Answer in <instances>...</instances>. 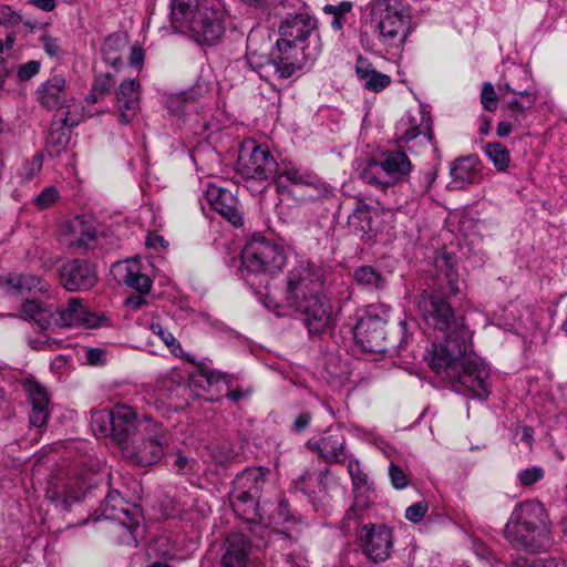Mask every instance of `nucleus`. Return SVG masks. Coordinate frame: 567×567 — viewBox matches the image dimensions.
I'll return each mask as SVG.
<instances>
[{
  "label": "nucleus",
  "instance_id": "56",
  "mask_svg": "<svg viewBox=\"0 0 567 567\" xmlns=\"http://www.w3.org/2000/svg\"><path fill=\"white\" fill-rule=\"evenodd\" d=\"M56 124H58L56 121H54V123L51 127V131H50L49 140H50V142H53L55 144L64 145L69 141V134L64 131L65 127H63V126L55 128L54 126Z\"/></svg>",
  "mask_w": 567,
  "mask_h": 567
},
{
  "label": "nucleus",
  "instance_id": "59",
  "mask_svg": "<svg viewBox=\"0 0 567 567\" xmlns=\"http://www.w3.org/2000/svg\"><path fill=\"white\" fill-rule=\"evenodd\" d=\"M194 463L195 461L193 458H188L184 455L178 454L174 462V466L178 474H184L187 471L192 470Z\"/></svg>",
  "mask_w": 567,
  "mask_h": 567
},
{
  "label": "nucleus",
  "instance_id": "29",
  "mask_svg": "<svg viewBox=\"0 0 567 567\" xmlns=\"http://www.w3.org/2000/svg\"><path fill=\"white\" fill-rule=\"evenodd\" d=\"M65 79L61 75H54L41 85L38 90L40 103L49 109H64L65 103Z\"/></svg>",
  "mask_w": 567,
  "mask_h": 567
},
{
  "label": "nucleus",
  "instance_id": "39",
  "mask_svg": "<svg viewBox=\"0 0 567 567\" xmlns=\"http://www.w3.org/2000/svg\"><path fill=\"white\" fill-rule=\"evenodd\" d=\"M486 155L498 171H505L509 164V153L498 142H489L484 147Z\"/></svg>",
  "mask_w": 567,
  "mask_h": 567
},
{
  "label": "nucleus",
  "instance_id": "2",
  "mask_svg": "<svg viewBox=\"0 0 567 567\" xmlns=\"http://www.w3.org/2000/svg\"><path fill=\"white\" fill-rule=\"evenodd\" d=\"M316 29L317 20L308 12L288 13L279 24V39L269 55L249 51L240 62L268 82L289 79L303 68L307 60L312 59L306 52L305 42ZM251 44L252 37L249 35L248 50H251Z\"/></svg>",
  "mask_w": 567,
  "mask_h": 567
},
{
  "label": "nucleus",
  "instance_id": "27",
  "mask_svg": "<svg viewBox=\"0 0 567 567\" xmlns=\"http://www.w3.org/2000/svg\"><path fill=\"white\" fill-rule=\"evenodd\" d=\"M32 410L30 412V422L32 425L41 427L45 425L49 417V395L45 389L38 382H29L25 385Z\"/></svg>",
  "mask_w": 567,
  "mask_h": 567
},
{
  "label": "nucleus",
  "instance_id": "22",
  "mask_svg": "<svg viewBox=\"0 0 567 567\" xmlns=\"http://www.w3.org/2000/svg\"><path fill=\"white\" fill-rule=\"evenodd\" d=\"M420 135H423L427 143H432L433 132L429 115L423 111H417L416 114L405 113L395 126L396 141L409 143Z\"/></svg>",
  "mask_w": 567,
  "mask_h": 567
},
{
  "label": "nucleus",
  "instance_id": "11",
  "mask_svg": "<svg viewBox=\"0 0 567 567\" xmlns=\"http://www.w3.org/2000/svg\"><path fill=\"white\" fill-rule=\"evenodd\" d=\"M235 484L240 492H235L233 499L234 511L248 522H264L259 512L261 492L267 484L266 473L261 467L247 468L237 475Z\"/></svg>",
  "mask_w": 567,
  "mask_h": 567
},
{
  "label": "nucleus",
  "instance_id": "57",
  "mask_svg": "<svg viewBox=\"0 0 567 567\" xmlns=\"http://www.w3.org/2000/svg\"><path fill=\"white\" fill-rule=\"evenodd\" d=\"M85 358L92 365H102L105 363V352L99 348L87 349Z\"/></svg>",
  "mask_w": 567,
  "mask_h": 567
},
{
  "label": "nucleus",
  "instance_id": "32",
  "mask_svg": "<svg viewBox=\"0 0 567 567\" xmlns=\"http://www.w3.org/2000/svg\"><path fill=\"white\" fill-rule=\"evenodd\" d=\"M477 159L474 156L463 157L454 162L451 167L452 184L454 188H464L476 179Z\"/></svg>",
  "mask_w": 567,
  "mask_h": 567
},
{
  "label": "nucleus",
  "instance_id": "4",
  "mask_svg": "<svg viewBox=\"0 0 567 567\" xmlns=\"http://www.w3.org/2000/svg\"><path fill=\"white\" fill-rule=\"evenodd\" d=\"M171 21L176 30L200 45H215L226 32L227 11L220 0H171Z\"/></svg>",
  "mask_w": 567,
  "mask_h": 567
},
{
  "label": "nucleus",
  "instance_id": "34",
  "mask_svg": "<svg viewBox=\"0 0 567 567\" xmlns=\"http://www.w3.org/2000/svg\"><path fill=\"white\" fill-rule=\"evenodd\" d=\"M516 97L506 102V109L511 112V117L514 123L520 124L525 118L527 110L532 109L536 102V95L529 87H524L517 94Z\"/></svg>",
  "mask_w": 567,
  "mask_h": 567
},
{
  "label": "nucleus",
  "instance_id": "21",
  "mask_svg": "<svg viewBox=\"0 0 567 567\" xmlns=\"http://www.w3.org/2000/svg\"><path fill=\"white\" fill-rule=\"evenodd\" d=\"M209 87L206 83H196V85L177 93L166 96L165 105L168 113L177 118H182L188 112L198 110V104L205 101Z\"/></svg>",
  "mask_w": 567,
  "mask_h": 567
},
{
  "label": "nucleus",
  "instance_id": "30",
  "mask_svg": "<svg viewBox=\"0 0 567 567\" xmlns=\"http://www.w3.org/2000/svg\"><path fill=\"white\" fill-rule=\"evenodd\" d=\"M0 286L10 296H24L31 291L44 289L41 280L34 275H9L0 277Z\"/></svg>",
  "mask_w": 567,
  "mask_h": 567
},
{
  "label": "nucleus",
  "instance_id": "31",
  "mask_svg": "<svg viewBox=\"0 0 567 567\" xmlns=\"http://www.w3.org/2000/svg\"><path fill=\"white\" fill-rule=\"evenodd\" d=\"M349 228L360 238H371L372 208L363 200H355L354 208L348 217Z\"/></svg>",
  "mask_w": 567,
  "mask_h": 567
},
{
  "label": "nucleus",
  "instance_id": "44",
  "mask_svg": "<svg viewBox=\"0 0 567 567\" xmlns=\"http://www.w3.org/2000/svg\"><path fill=\"white\" fill-rule=\"evenodd\" d=\"M544 476L545 470L542 466L537 465L520 470L517 473V477L522 486H530L542 481Z\"/></svg>",
  "mask_w": 567,
  "mask_h": 567
},
{
  "label": "nucleus",
  "instance_id": "8",
  "mask_svg": "<svg viewBox=\"0 0 567 567\" xmlns=\"http://www.w3.org/2000/svg\"><path fill=\"white\" fill-rule=\"evenodd\" d=\"M371 29L378 41L392 54L402 51L411 32V18L399 0H372Z\"/></svg>",
  "mask_w": 567,
  "mask_h": 567
},
{
  "label": "nucleus",
  "instance_id": "54",
  "mask_svg": "<svg viewBox=\"0 0 567 567\" xmlns=\"http://www.w3.org/2000/svg\"><path fill=\"white\" fill-rule=\"evenodd\" d=\"M40 71V63L38 61H29L22 64L18 70V78L21 81H28Z\"/></svg>",
  "mask_w": 567,
  "mask_h": 567
},
{
  "label": "nucleus",
  "instance_id": "3",
  "mask_svg": "<svg viewBox=\"0 0 567 567\" xmlns=\"http://www.w3.org/2000/svg\"><path fill=\"white\" fill-rule=\"evenodd\" d=\"M323 269L300 264L288 276L287 303L300 316L310 334L327 331L333 321L332 305L322 293Z\"/></svg>",
  "mask_w": 567,
  "mask_h": 567
},
{
  "label": "nucleus",
  "instance_id": "55",
  "mask_svg": "<svg viewBox=\"0 0 567 567\" xmlns=\"http://www.w3.org/2000/svg\"><path fill=\"white\" fill-rule=\"evenodd\" d=\"M312 415L309 412H300L292 422L291 431L295 433L305 431L310 425Z\"/></svg>",
  "mask_w": 567,
  "mask_h": 567
},
{
  "label": "nucleus",
  "instance_id": "19",
  "mask_svg": "<svg viewBox=\"0 0 567 567\" xmlns=\"http://www.w3.org/2000/svg\"><path fill=\"white\" fill-rule=\"evenodd\" d=\"M274 178H276L278 187H287L288 184L299 187H303L305 185H315L317 193L307 194V198L310 200L326 198L331 194L330 187L326 183L321 182L317 176L307 171H301L290 164H279L278 173H276Z\"/></svg>",
  "mask_w": 567,
  "mask_h": 567
},
{
  "label": "nucleus",
  "instance_id": "37",
  "mask_svg": "<svg viewBox=\"0 0 567 567\" xmlns=\"http://www.w3.org/2000/svg\"><path fill=\"white\" fill-rule=\"evenodd\" d=\"M150 330L153 336L158 338L175 357H182L183 349L179 341L163 326L158 320H152Z\"/></svg>",
  "mask_w": 567,
  "mask_h": 567
},
{
  "label": "nucleus",
  "instance_id": "46",
  "mask_svg": "<svg viewBox=\"0 0 567 567\" xmlns=\"http://www.w3.org/2000/svg\"><path fill=\"white\" fill-rule=\"evenodd\" d=\"M389 477L395 489H403L409 484V478L405 472L394 462H391L389 465Z\"/></svg>",
  "mask_w": 567,
  "mask_h": 567
},
{
  "label": "nucleus",
  "instance_id": "60",
  "mask_svg": "<svg viewBox=\"0 0 567 567\" xmlns=\"http://www.w3.org/2000/svg\"><path fill=\"white\" fill-rule=\"evenodd\" d=\"M519 91H522L520 87L513 86V84L505 80L497 84V92L502 99H507L508 94H517Z\"/></svg>",
  "mask_w": 567,
  "mask_h": 567
},
{
  "label": "nucleus",
  "instance_id": "10",
  "mask_svg": "<svg viewBox=\"0 0 567 567\" xmlns=\"http://www.w3.org/2000/svg\"><path fill=\"white\" fill-rule=\"evenodd\" d=\"M363 507L351 506L343 518V525L348 532L353 527L358 529L357 539L362 554L372 563H384L391 557L393 548V534L390 527L384 524H362Z\"/></svg>",
  "mask_w": 567,
  "mask_h": 567
},
{
  "label": "nucleus",
  "instance_id": "47",
  "mask_svg": "<svg viewBox=\"0 0 567 567\" xmlns=\"http://www.w3.org/2000/svg\"><path fill=\"white\" fill-rule=\"evenodd\" d=\"M435 178H436L435 172H433L431 169L422 172L415 179L414 192L417 195L426 194L431 189L432 184L434 183Z\"/></svg>",
  "mask_w": 567,
  "mask_h": 567
},
{
  "label": "nucleus",
  "instance_id": "52",
  "mask_svg": "<svg viewBox=\"0 0 567 567\" xmlns=\"http://www.w3.org/2000/svg\"><path fill=\"white\" fill-rule=\"evenodd\" d=\"M40 42L42 43V47L48 55L51 58L56 56L61 52V45L60 41L56 38H53L48 34H43L40 38Z\"/></svg>",
  "mask_w": 567,
  "mask_h": 567
},
{
  "label": "nucleus",
  "instance_id": "33",
  "mask_svg": "<svg viewBox=\"0 0 567 567\" xmlns=\"http://www.w3.org/2000/svg\"><path fill=\"white\" fill-rule=\"evenodd\" d=\"M121 517H118V527L125 529L127 537L123 538V543L126 545L137 546L136 530L140 528V522L142 518V508L137 505L127 507L121 511Z\"/></svg>",
  "mask_w": 567,
  "mask_h": 567
},
{
  "label": "nucleus",
  "instance_id": "24",
  "mask_svg": "<svg viewBox=\"0 0 567 567\" xmlns=\"http://www.w3.org/2000/svg\"><path fill=\"white\" fill-rule=\"evenodd\" d=\"M141 91L137 80H124L116 91V102L122 123H130L141 109Z\"/></svg>",
  "mask_w": 567,
  "mask_h": 567
},
{
  "label": "nucleus",
  "instance_id": "15",
  "mask_svg": "<svg viewBox=\"0 0 567 567\" xmlns=\"http://www.w3.org/2000/svg\"><path fill=\"white\" fill-rule=\"evenodd\" d=\"M278 163L271 155L268 145L247 141L243 144L238 157V169L249 181H267L278 173Z\"/></svg>",
  "mask_w": 567,
  "mask_h": 567
},
{
  "label": "nucleus",
  "instance_id": "36",
  "mask_svg": "<svg viewBox=\"0 0 567 567\" xmlns=\"http://www.w3.org/2000/svg\"><path fill=\"white\" fill-rule=\"evenodd\" d=\"M167 444V437L164 432H158L154 436L144 439V465L156 464L164 455V446Z\"/></svg>",
  "mask_w": 567,
  "mask_h": 567
},
{
  "label": "nucleus",
  "instance_id": "7",
  "mask_svg": "<svg viewBox=\"0 0 567 567\" xmlns=\"http://www.w3.org/2000/svg\"><path fill=\"white\" fill-rule=\"evenodd\" d=\"M20 315L23 319L33 321L41 330L99 326V318L83 306L80 298H70L65 307H54L52 303L37 299H27L21 305Z\"/></svg>",
  "mask_w": 567,
  "mask_h": 567
},
{
  "label": "nucleus",
  "instance_id": "23",
  "mask_svg": "<svg viewBox=\"0 0 567 567\" xmlns=\"http://www.w3.org/2000/svg\"><path fill=\"white\" fill-rule=\"evenodd\" d=\"M110 272L114 280L136 292L142 291V261L140 255L114 261Z\"/></svg>",
  "mask_w": 567,
  "mask_h": 567
},
{
  "label": "nucleus",
  "instance_id": "17",
  "mask_svg": "<svg viewBox=\"0 0 567 567\" xmlns=\"http://www.w3.org/2000/svg\"><path fill=\"white\" fill-rule=\"evenodd\" d=\"M61 236L65 246L75 254H84L99 248L101 238L92 221L75 216L61 226Z\"/></svg>",
  "mask_w": 567,
  "mask_h": 567
},
{
  "label": "nucleus",
  "instance_id": "25",
  "mask_svg": "<svg viewBox=\"0 0 567 567\" xmlns=\"http://www.w3.org/2000/svg\"><path fill=\"white\" fill-rule=\"evenodd\" d=\"M336 484L337 478L329 468L306 472L295 482L296 488L311 498L328 493Z\"/></svg>",
  "mask_w": 567,
  "mask_h": 567
},
{
  "label": "nucleus",
  "instance_id": "53",
  "mask_svg": "<svg viewBox=\"0 0 567 567\" xmlns=\"http://www.w3.org/2000/svg\"><path fill=\"white\" fill-rule=\"evenodd\" d=\"M533 437H534V430L530 426H527V425L518 426L515 430L514 440L516 441V444L523 443L527 447H530Z\"/></svg>",
  "mask_w": 567,
  "mask_h": 567
},
{
  "label": "nucleus",
  "instance_id": "43",
  "mask_svg": "<svg viewBox=\"0 0 567 567\" xmlns=\"http://www.w3.org/2000/svg\"><path fill=\"white\" fill-rule=\"evenodd\" d=\"M43 159L42 156L37 154L31 161L24 162L18 171V174L22 182L30 181L33 178L42 168Z\"/></svg>",
  "mask_w": 567,
  "mask_h": 567
},
{
  "label": "nucleus",
  "instance_id": "13",
  "mask_svg": "<svg viewBox=\"0 0 567 567\" xmlns=\"http://www.w3.org/2000/svg\"><path fill=\"white\" fill-rule=\"evenodd\" d=\"M265 535L254 546L249 538L244 534H234L227 538L226 549L221 558L223 567H248L251 549L266 548L268 546L277 547L280 542L291 543V537L286 533L268 529L262 532Z\"/></svg>",
  "mask_w": 567,
  "mask_h": 567
},
{
  "label": "nucleus",
  "instance_id": "42",
  "mask_svg": "<svg viewBox=\"0 0 567 567\" xmlns=\"http://www.w3.org/2000/svg\"><path fill=\"white\" fill-rule=\"evenodd\" d=\"M347 462V468L351 477L353 488H364L368 484V475L362 471L359 461L357 458L349 457Z\"/></svg>",
  "mask_w": 567,
  "mask_h": 567
},
{
  "label": "nucleus",
  "instance_id": "58",
  "mask_svg": "<svg viewBox=\"0 0 567 567\" xmlns=\"http://www.w3.org/2000/svg\"><path fill=\"white\" fill-rule=\"evenodd\" d=\"M168 243L164 239V237L156 233H150L146 237L145 246L147 248L164 249L166 248Z\"/></svg>",
  "mask_w": 567,
  "mask_h": 567
},
{
  "label": "nucleus",
  "instance_id": "50",
  "mask_svg": "<svg viewBox=\"0 0 567 567\" xmlns=\"http://www.w3.org/2000/svg\"><path fill=\"white\" fill-rule=\"evenodd\" d=\"M55 121L58 124H61V126L65 128H72L79 125L81 116L78 112L66 110L58 113L55 115Z\"/></svg>",
  "mask_w": 567,
  "mask_h": 567
},
{
  "label": "nucleus",
  "instance_id": "48",
  "mask_svg": "<svg viewBox=\"0 0 567 567\" xmlns=\"http://www.w3.org/2000/svg\"><path fill=\"white\" fill-rule=\"evenodd\" d=\"M59 197L58 189L53 186L45 187L34 199V204L40 209L50 207Z\"/></svg>",
  "mask_w": 567,
  "mask_h": 567
},
{
  "label": "nucleus",
  "instance_id": "45",
  "mask_svg": "<svg viewBox=\"0 0 567 567\" xmlns=\"http://www.w3.org/2000/svg\"><path fill=\"white\" fill-rule=\"evenodd\" d=\"M471 548L475 556L485 561L486 564L493 565L497 563V558L495 554L489 549V547L478 538H472Z\"/></svg>",
  "mask_w": 567,
  "mask_h": 567
},
{
  "label": "nucleus",
  "instance_id": "26",
  "mask_svg": "<svg viewBox=\"0 0 567 567\" xmlns=\"http://www.w3.org/2000/svg\"><path fill=\"white\" fill-rule=\"evenodd\" d=\"M313 447L327 462L343 464L349 458L346 437L340 430H330Z\"/></svg>",
  "mask_w": 567,
  "mask_h": 567
},
{
  "label": "nucleus",
  "instance_id": "18",
  "mask_svg": "<svg viewBox=\"0 0 567 567\" xmlns=\"http://www.w3.org/2000/svg\"><path fill=\"white\" fill-rule=\"evenodd\" d=\"M95 266L83 259H72L60 268L61 285L68 291H83L94 287L97 282Z\"/></svg>",
  "mask_w": 567,
  "mask_h": 567
},
{
  "label": "nucleus",
  "instance_id": "16",
  "mask_svg": "<svg viewBox=\"0 0 567 567\" xmlns=\"http://www.w3.org/2000/svg\"><path fill=\"white\" fill-rule=\"evenodd\" d=\"M137 431L136 412L127 405L113 408L112 439L121 446L122 455L132 462L140 464L138 446H134L131 439Z\"/></svg>",
  "mask_w": 567,
  "mask_h": 567
},
{
  "label": "nucleus",
  "instance_id": "40",
  "mask_svg": "<svg viewBox=\"0 0 567 567\" xmlns=\"http://www.w3.org/2000/svg\"><path fill=\"white\" fill-rule=\"evenodd\" d=\"M86 486L83 480L73 477L68 481L64 488L63 503L69 506L75 502L83 499Z\"/></svg>",
  "mask_w": 567,
  "mask_h": 567
},
{
  "label": "nucleus",
  "instance_id": "1",
  "mask_svg": "<svg viewBox=\"0 0 567 567\" xmlns=\"http://www.w3.org/2000/svg\"><path fill=\"white\" fill-rule=\"evenodd\" d=\"M472 347V331L461 327L447 340L433 344L430 367L453 391L486 400L491 394L489 368Z\"/></svg>",
  "mask_w": 567,
  "mask_h": 567
},
{
  "label": "nucleus",
  "instance_id": "5",
  "mask_svg": "<svg viewBox=\"0 0 567 567\" xmlns=\"http://www.w3.org/2000/svg\"><path fill=\"white\" fill-rule=\"evenodd\" d=\"M439 272L434 279V288L423 290L416 298L419 313L430 327L445 332L447 340L454 331L465 327L463 321H458L453 312L447 297L461 292V282L458 274L451 262L450 258L443 256L437 261Z\"/></svg>",
  "mask_w": 567,
  "mask_h": 567
},
{
  "label": "nucleus",
  "instance_id": "9",
  "mask_svg": "<svg viewBox=\"0 0 567 567\" xmlns=\"http://www.w3.org/2000/svg\"><path fill=\"white\" fill-rule=\"evenodd\" d=\"M241 265L239 274L252 288L262 285V278L268 274L279 272L285 262L286 255L280 246L265 238L249 240L240 255Z\"/></svg>",
  "mask_w": 567,
  "mask_h": 567
},
{
  "label": "nucleus",
  "instance_id": "63",
  "mask_svg": "<svg viewBox=\"0 0 567 567\" xmlns=\"http://www.w3.org/2000/svg\"><path fill=\"white\" fill-rule=\"evenodd\" d=\"M124 306L128 310H132V311H137L138 309H141L142 308V291L127 297L124 301Z\"/></svg>",
  "mask_w": 567,
  "mask_h": 567
},
{
  "label": "nucleus",
  "instance_id": "14",
  "mask_svg": "<svg viewBox=\"0 0 567 567\" xmlns=\"http://www.w3.org/2000/svg\"><path fill=\"white\" fill-rule=\"evenodd\" d=\"M389 310L379 306H369L353 328V337L360 347L371 353L385 351V324Z\"/></svg>",
  "mask_w": 567,
  "mask_h": 567
},
{
  "label": "nucleus",
  "instance_id": "6",
  "mask_svg": "<svg viewBox=\"0 0 567 567\" xmlns=\"http://www.w3.org/2000/svg\"><path fill=\"white\" fill-rule=\"evenodd\" d=\"M550 520L542 503L525 501L515 505L504 528V536L516 549L537 554L553 544Z\"/></svg>",
  "mask_w": 567,
  "mask_h": 567
},
{
  "label": "nucleus",
  "instance_id": "62",
  "mask_svg": "<svg viewBox=\"0 0 567 567\" xmlns=\"http://www.w3.org/2000/svg\"><path fill=\"white\" fill-rule=\"evenodd\" d=\"M19 17L17 13L8 6L0 7V24L18 21Z\"/></svg>",
  "mask_w": 567,
  "mask_h": 567
},
{
  "label": "nucleus",
  "instance_id": "61",
  "mask_svg": "<svg viewBox=\"0 0 567 567\" xmlns=\"http://www.w3.org/2000/svg\"><path fill=\"white\" fill-rule=\"evenodd\" d=\"M112 81L110 76L97 78L93 84V87L103 97L111 89Z\"/></svg>",
  "mask_w": 567,
  "mask_h": 567
},
{
  "label": "nucleus",
  "instance_id": "20",
  "mask_svg": "<svg viewBox=\"0 0 567 567\" xmlns=\"http://www.w3.org/2000/svg\"><path fill=\"white\" fill-rule=\"evenodd\" d=\"M205 196L210 207L234 226L237 227L243 224L239 200L230 190L210 184L206 189Z\"/></svg>",
  "mask_w": 567,
  "mask_h": 567
},
{
  "label": "nucleus",
  "instance_id": "51",
  "mask_svg": "<svg viewBox=\"0 0 567 567\" xmlns=\"http://www.w3.org/2000/svg\"><path fill=\"white\" fill-rule=\"evenodd\" d=\"M290 520L289 506L286 501L281 499L277 503L276 514L269 518V523L284 524Z\"/></svg>",
  "mask_w": 567,
  "mask_h": 567
},
{
  "label": "nucleus",
  "instance_id": "49",
  "mask_svg": "<svg viewBox=\"0 0 567 567\" xmlns=\"http://www.w3.org/2000/svg\"><path fill=\"white\" fill-rule=\"evenodd\" d=\"M429 511L426 502H417L409 506L405 511V518L411 523H419Z\"/></svg>",
  "mask_w": 567,
  "mask_h": 567
},
{
  "label": "nucleus",
  "instance_id": "38",
  "mask_svg": "<svg viewBox=\"0 0 567 567\" xmlns=\"http://www.w3.org/2000/svg\"><path fill=\"white\" fill-rule=\"evenodd\" d=\"M113 409L93 411L91 415V427L96 436H112Z\"/></svg>",
  "mask_w": 567,
  "mask_h": 567
},
{
  "label": "nucleus",
  "instance_id": "35",
  "mask_svg": "<svg viewBox=\"0 0 567 567\" xmlns=\"http://www.w3.org/2000/svg\"><path fill=\"white\" fill-rule=\"evenodd\" d=\"M355 282L363 289L373 291L385 285L384 276L372 266H360L353 271Z\"/></svg>",
  "mask_w": 567,
  "mask_h": 567
},
{
  "label": "nucleus",
  "instance_id": "41",
  "mask_svg": "<svg viewBox=\"0 0 567 567\" xmlns=\"http://www.w3.org/2000/svg\"><path fill=\"white\" fill-rule=\"evenodd\" d=\"M502 99L491 82H484L481 89V103L484 110L494 112L498 100Z\"/></svg>",
  "mask_w": 567,
  "mask_h": 567
},
{
  "label": "nucleus",
  "instance_id": "28",
  "mask_svg": "<svg viewBox=\"0 0 567 567\" xmlns=\"http://www.w3.org/2000/svg\"><path fill=\"white\" fill-rule=\"evenodd\" d=\"M354 69L359 81L368 91L380 92L391 83L389 75L377 71L371 62L363 56L357 59Z\"/></svg>",
  "mask_w": 567,
  "mask_h": 567
},
{
  "label": "nucleus",
  "instance_id": "12",
  "mask_svg": "<svg viewBox=\"0 0 567 567\" xmlns=\"http://www.w3.org/2000/svg\"><path fill=\"white\" fill-rule=\"evenodd\" d=\"M412 165L404 152L393 151L382 154L380 159L370 161L360 173L363 182L379 188H388L402 182L411 172Z\"/></svg>",
  "mask_w": 567,
  "mask_h": 567
},
{
  "label": "nucleus",
  "instance_id": "64",
  "mask_svg": "<svg viewBox=\"0 0 567 567\" xmlns=\"http://www.w3.org/2000/svg\"><path fill=\"white\" fill-rule=\"evenodd\" d=\"M251 394V391L249 389L247 390H241V389H235V390H230L226 393V396L231 401V402H238L239 400L244 399V398H248L249 395Z\"/></svg>",
  "mask_w": 567,
  "mask_h": 567
}]
</instances>
